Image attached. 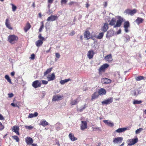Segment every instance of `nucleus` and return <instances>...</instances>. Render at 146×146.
Returning <instances> with one entry per match:
<instances>
[{"label":"nucleus","instance_id":"nucleus-62","mask_svg":"<svg viewBox=\"0 0 146 146\" xmlns=\"http://www.w3.org/2000/svg\"><path fill=\"white\" fill-rule=\"evenodd\" d=\"M107 5L108 3L107 2H105L104 4V7H106L107 6Z\"/></svg>","mask_w":146,"mask_h":146},{"label":"nucleus","instance_id":"nucleus-20","mask_svg":"<svg viewBox=\"0 0 146 146\" xmlns=\"http://www.w3.org/2000/svg\"><path fill=\"white\" fill-rule=\"evenodd\" d=\"M55 76L54 73H52L51 75H49L47 77L48 81H52L54 80L55 78Z\"/></svg>","mask_w":146,"mask_h":146},{"label":"nucleus","instance_id":"nucleus-56","mask_svg":"<svg viewBox=\"0 0 146 146\" xmlns=\"http://www.w3.org/2000/svg\"><path fill=\"white\" fill-rule=\"evenodd\" d=\"M132 94H133L134 96H136L137 95L136 91L135 90L132 91Z\"/></svg>","mask_w":146,"mask_h":146},{"label":"nucleus","instance_id":"nucleus-44","mask_svg":"<svg viewBox=\"0 0 146 146\" xmlns=\"http://www.w3.org/2000/svg\"><path fill=\"white\" fill-rule=\"evenodd\" d=\"M11 5L12 6V9L13 11L14 12L15 11L17 8V7L14 5L12 3L11 4Z\"/></svg>","mask_w":146,"mask_h":146},{"label":"nucleus","instance_id":"nucleus-60","mask_svg":"<svg viewBox=\"0 0 146 146\" xmlns=\"http://www.w3.org/2000/svg\"><path fill=\"white\" fill-rule=\"evenodd\" d=\"M51 4L52 3H48V8L49 9L48 11H49V12L50 11V6H51Z\"/></svg>","mask_w":146,"mask_h":146},{"label":"nucleus","instance_id":"nucleus-52","mask_svg":"<svg viewBox=\"0 0 146 146\" xmlns=\"http://www.w3.org/2000/svg\"><path fill=\"white\" fill-rule=\"evenodd\" d=\"M55 56L58 58H59L60 57V55L58 53H55Z\"/></svg>","mask_w":146,"mask_h":146},{"label":"nucleus","instance_id":"nucleus-48","mask_svg":"<svg viewBox=\"0 0 146 146\" xmlns=\"http://www.w3.org/2000/svg\"><path fill=\"white\" fill-rule=\"evenodd\" d=\"M68 1L67 0H61V5L64 4H66L67 2Z\"/></svg>","mask_w":146,"mask_h":146},{"label":"nucleus","instance_id":"nucleus-27","mask_svg":"<svg viewBox=\"0 0 146 146\" xmlns=\"http://www.w3.org/2000/svg\"><path fill=\"white\" fill-rule=\"evenodd\" d=\"M39 124L40 125H42L44 127L48 125V123L45 120L43 119L41 121Z\"/></svg>","mask_w":146,"mask_h":146},{"label":"nucleus","instance_id":"nucleus-21","mask_svg":"<svg viewBox=\"0 0 146 146\" xmlns=\"http://www.w3.org/2000/svg\"><path fill=\"white\" fill-rule=\"evenodd\" d=\"M62 96L59 95H56L54 96L52 99V101H59L62 98Z\"/></svg>","mask_w":146,"mask_h":146},{"label":"nucleus","instance_id":"nucleus-26","mask_svg":"<svg viewBox=\"0 0 146 146\" xmlns=\"http://www.w3.org/2000/svg\"><path fill=\"white\" fill-rule=\"evenodd\" d=\"M98 94L100 95H104L106 93V91L104 88H101L98 91Z\"/></svg>","mask_w":146,"mask_h":146},{"label":"nucleus","instance_id":"nucleus-4","mask_svg":"<svg viewBox=\"0 0 146 146\" xmlns=\"http://www.w3.org/2000/svg\"><path fill=\"white\" fill-rule=\"evenodd\" d=\"M138 141V139L137 138L135 139H129L127 141L128 145L131 146L133 145L136 143Z\"/></svg>","mask_w":146,"mask_h":146},{"label":"nucleus","instance_id":"nucleus-25","mask_svg":"<svg viewBox=\"0 0 146 146\" xmlns=\"http://www.w3.org/2000/svg\"><path fill=\"white\" fill-rule=\"evenodd\" d=\"M143 20V19L140 17H138L135 21V22L137 25H139L140 24L142 23Z\"/></svg>","mask_w":146,"mask_h":146},{"label":"nucleus","instance_id":"nucleus-32","mask_svg":"<svg viewBox=\"0 0 146 146\" xmlns=\"http://www.w3.org/2000/svg\"><path fill=\"white\" fill-rule=\"evenodd\" d=\"M56 127V129L57 130H59L62 128V125L60 123H57L55 125Z\"/></svg>","mask_w":146,"mask_h":146},{"label":"nucleus","instance_id":"nucleus-19","mask_svg":"<svg viewBox=\"0 0 146 146\" xmlns=\"http://www.w3.org/2000/svg\"><path fill=\"white\" fill-rule=\"evenodd\" d=\"M25 141L28 145H32L33 142L32 139L30 137H27L25 139Z\"/></svg>","mask_w":146,"mask_h":146},{"label":"nucleus","instance_id":"nucleus-58","mask_svg":"<svg viewBox=\"0 0 146 146\" xmlns=\"http://www.w3.org/2000/svg\"><path fill=\"white\" fill-rule=\"evenodd\" d=\"M5 119L4 117L1 115V114H0V120H4Z\"/></svg>","mask_w":146,"mask_h":146},{"label":"nucleus","instance_id":"nucleus-8","mask_svg":"<svg viewBox=\"0 0 146 146\" xmlns=\"http://www.w3.org/2000/svg\"><path fill=\"white\" fill-rule=\"evenodd\" d=\"M130 25L129 21H125L124 23V31L126 33H127L129 32L128 28L130 27Z\"/></svg>","mask_w":146,"mask_h":146},{"label":"nucleus","instance_id":"nucleus-18","mask_svg":"<svg viewBox=\"0 0 146 146\" xmlns=\"http://www.w3.org/2000/svg\"><path fill=\"white\" fill-rule=\"evenodd\" d=\"M80 100V98H78L76 100H72L70 104L72 105H75L77 104Z\"/></svg>","mask_w":146,"mask_h":146},{"label":"nucleus","instance_id":"nucleus-16","mask_svg":"<svg viewBox=\"0 0 146 146\" xmlns=\"http://www.w3.org/2000/svg\"><path fill=\"white\" fill-rule=\"evenodd\" d=\"M84 37L86 38L87 40L89 39L91 37L90 32L88 31H86L84 33Z\"/></svg>","mask_w":146,"mask_h":146},{"label":"nucleus","instance_id":"nucleus-57","mask_svg":"<svg viewBox=\"0 0 146 146\" xmlns=\"http://www.w3.org/2000/svg\"><path fill=\"white\" fill-rule=\"evenodd\" d=\"M11 105L14 107H18V106L17 105H15L13 103H11Z\"/></svg>","mask_w":146,"mask_h":146},{"label":"nucleus","instance_id":"nucleus-53","mask_svg":"<svg viewBox=\"0 0 146 146\" xmlns=\"http://www.w3.org/2000/svg\"><path fill=\"white\" fill-rule=\"evenodd\" d=\"M35 54H32L31 55L30 58L32 60H33L35 59Z\"/></svg>","mask_w":146,"mask_h":146},{"label":"nucleus","instance_id":"nucleus-41","mask_svg":"<svg viewBox=\"0 0 146 146\" xmlns=\"http://www.w3.org/2000/svg\"><path fill=\"white\" fill-rule=\"evenodd\" d=\"M136 80L137 81H139L143 80V77L142 76H139L135 78Z\"/></svg>","mask_w":146,"mask_h":146},{"label":"nucleus","instance_id":"nucleus-51","mask_svg":"<svg viewBox=\"0 0 146 146\" xmlns=\"http://www.w3.org/2000/svg\"><path fill=\"white\" fill-rule=\"evenodd\" d=\"M42 83L44 84H46L48 83V81H47L46 80H42Z\"/></svg>","mask_w":146,"mask_h":146},{"label":"nucleus","instance_id":"nucleus-63","mask_svg":"<svg viewBox=\"0 0 146 146\" xmlns=\"http://www.w3.org/2000/svg\"><path fill=\"white\" fill-rule=\"evenodd\" d=\"M121 30L120 29H119L117 32V34H119L120 33H121Z\"/></svg>","mask_w":146,"mask_h":146},{"label":"nucleus","instance_id":"nucleus-49","mask_svg":"<svg viewBox=\"0 0 146 146\" xmlns=\"http://www.w3.org/2000/svg\"><path fill=\"white\" fill-rule=\"evenodd\" d=\"M41 25L40 27V28L39 29V31L40 32H41L42 31V29L44 27V25H43V22H41Z\"/></svg>","mask_w":146,"mask_h":146},{"label":"nucleus","instance_id":"nucleus-33","mask_svg":"<svg viewBox=\"0 0 146 146\" xmlns=\"http://www.w3.org/2000/svg\"><path fill=\"white\" fill-rule=\"evenodd\" d=\"M38 113L37 112H35L34 114L31 113L28 116V118H31L34 117H36L37 116Z\"/></svg>","mask_w":146,"mask_h":146},{"label":"nucleus","instance_id":"nucleus-15","mask_svg":"<svg viewBox=\"0 0 146 146\" xmlns=\"http://www.w3.org/2000/svg\"><path fill=\"white\" fill-rule=\"evenodd\" d=\"M101 82L103 84H108L111 82V80L107 78H102Z\"/></svg>","mask_w":146,"mask_h":146},{"label":"nucleus","instance_id":"nucleus-31","mask_svg":"<svg viewBox=\"0 0 146 146\" xmlns=\"http://www.w3.org/2000/svg\"><path fill=\"white\" fill-rule=\"evenodd\" d=\"M31 26L29 23H27L24 28V29L25 32L27 31L31 28Z\"/></svg>","mask_w":146,"mask_h":146},{"label":"nucleus","instance_id":"nucleus-34","mask_svg":"<svg viewBox=\"0 0 146 146\" xmlns=\"http://www.w3.org/2000/svg\"><path fill=\"white\" fill-rule=\"evenodd\" d=\"M104 33L103 32L100 33L96 37L97 38L100 39L102 38L104 36Z\"/></svg>","mask_w":146,"mask_h":146},{"label":"nucleus","instance_id":"nucleus-55","mask_svg":"<svg viewBox=\"0 0 146 146\" xmlns=\"http://www.w3.org/2000/svg\"><path fill=\"white\" fill-rule=\"evenodd\" d=\"M8 95L9 96V97L11 98L13 96V94L12 93L8 94Z\"/></svg>","mask_w":146,"mask_h":146},{"label":"nucleus","instance_id":"nucleus-14","mask_svg":"<svg viewBox=\"0 0 146 146\" xmlns=\"http://www.w3.org/2000/svg\"><path fill=\"white\" fill-rule=\"evenodd\" d=\"M94 53L92 50H91L88 51L87 54V56L89 59L92 58L93 57Z\"/></svg>","mask_w":146,"mask_h":146},{"label":"nucleus","instance_id":"nucleus-6","mask_svg":"<svg viewBox=\"0 0 146 146\" xmlns=\"http://www.w3.org/2000/svg\"><path fill=\"white\" fill-rule=\"evenodd\" d=\"M123 140V138L122 137H117L113 139V142L115 144L120 143Z\"/></svg>","mask_w":146,"mask_h":146},{"label":"nucleus","instance_id":"nucleus-7","mask_svg":"<svg viewBox=\"0 0 146 146\" xmlns=\"http://www.w3.org/2000/svg\"><path fill=\"white\" fill-rule=\"evenodd\" d=\"M113 101V98H109L104 100L102 102V104L108 105L111 103Z\"/></svg>","mask_w":146,"mask_h":146},{"label":"nucleus","instance_id":"nucleus-43","mask_svg":"<svg viewBox=\"0 0 146 146\" xmlns=\"http://www.w3.org/2000/svg\"><path fill=\"white\" fill-rule=\"evenodd\" d=\"M12 138L16 140L17 142H19V137L17 136L14 135L12 136Z\"/></svg>","mask_w":146,"mask_h":146},{"label":"nucleus","instance_id":"nucleus-22","mask_svg":"<svg viewBox=\"0 0 146 146\" xmlns=\"http://www.w3.org/2000/svg\"><path fill=\"white\" fill-rule=\"evenodd\" d=\"M5 24L6 27L9 29L11 30L13 29V28L11 27L10 25L9 20L8 19H6L5 20Z\"/></svg>","mask_w":146,"mask_h":146},{"label":"nucleus","instance_id":"nucleus-46","mask_svg":"<svg viewBox=\"0 0 146 146\" xmlns=\"http://www.w3.org/2000/svg\"><path fill=\"white\" fill-rule=\"evenodd\" d=\"M87 106V105L86 104H85L84 106H82L81 107V109H80V111H82L83 110L85 109Z\"/></svg>","mask_w":146,"mask_h":146},{"label":"nucleus","instance_id":"nucleus-38","mask_svg":"<svg viewBox=\"0 0 146 146\" xmlns=\"http://www.w3.org/2000/svg\"><path fill=\"white\" fill-rule=\"evenodd\" d=\"M137 12V10L136 9H134L133 10H131L130 15L133 16Z\"/></svg>","mask_w":146,"mask_h":146},{"label":"nucleus","instance_id":"nucleus-35","mask_svg":"<svg viewBox=\"0 0 146 146\" xmlns=\"http://www.w3.org/2000/svg\"><path fill=\"white\" fill-rule=\"evenodd\" d=\"M5 78L7 80V81L10 84H12L11 79H10L9 76L8 75H6L5 76Z\"/></svg>","mask_w":146,"mask_h":146},{"label":"nucleus","instance_id":"nucleus-30","mask_svg":"<svg viewBox=\"0 0 146 146\" xmlns=\"http://www.w3.org/2000/svg\"><path fill=\"white\" fill-rule=\"evenodd\" d=\"M71 80L70 78L65 79L63 80H61L60 82V83L62 85H64L65 83L70 81Z\"/></svg>","mask_w":146,"mask_h":146},{"label":"nucleus","instance_id":"nucleus-1","mask_svg":"<svg viewBox=\"0 0 146 146\" xmlns=\"http://www.w3.org/2000/svg\"><path fill=\"white\" fill-rule=\"evenodd\" d=\"M123 19L121 16H119L118 19L116 22V24H115L116 22V19L114 18H113L110 21L109 25L111 26H114V28L119 27L121 25L122 22L123 21Z\"/></svg>","mask_w":146,"mask_h":146},{"label":"nucleus","instance_id":"nucleus-50","mask_svg":"<svg viewBox=\"0 0 146 146\" xmlns=\"http://www.w3.org/2000/svg\"><path fill=\"white\" fill-rule=\"evenodd\" d=\"M25 127L27 129H28L29 130H31V129H32L33 128V126H25Z\"/></svg>","mask_w":146,"mask_h":146},{"label":"nucleus","instance_id":"nucleus-28","mask_svg":"<svg viewBox=\"0 0 146 146\" xmlns=\"http://www.w3.org/2000/svg\"><path fill=\"white\" fill-rule=\"evenodd\" d=\"M69 137L70 140L72 141H74L77 140V138L75 137L74 135L72 134V133H70L69 134Z\"/></svg>","mask_w":146,"mask_h":146},{"label":"nucleus","instance_id":"nucleus-59","mask_svg":"<svg viewBox=\"0 0 146 146\" xmlns=\"http://www.w3.org/2000/svg\"><path fill=\"white\" fill-rule=\"evenodd\" d=\"M76 3L74 1H71L69 3V5H73V4Z\"/></svg>","mask_w":146,"mask_h":146},{"label":"nucleus","instance_id":"nucleus-64","mask_svg":"<svg viewBox=\"0 0 146 146\" xmlns=\"http://www.w3.org/2000/svg\"><path fill=\"white\" fill-rule=\"evenodd\" d=\"M90 6V5L88 4V3H87L86 5V7L87 8H88Z\"/></svg>","mask_w":146,"mask_h":146},{"label":"nucleus","instance_id":"nucleus-54","mask_svg":"<svg viewBox=\"0 0 146 146\" xmlns=\"http://www.w3.org/2000/svg\"><path fill=\"white\" fill-rule=\"evenodd\" d=\"M75 34V33L74 31H72L71 33H69V35L71 36H72L74 35Z\"/></svg>","mask_w":146,"mask_h":146},{"label":"nucleus","instance_id":"nucleus-45","mask_svg":"<svg viewBox=\"0 0 146 146\" xmlns=\"http://www.w3.org/2000/svg\"><path fill=\"white\" fill-rule=\"evenodd\" d=\"M93 129V131H102L101 129L99 127H92V128Z\"/></svg>","mask_w":146,"mask_h":146},{"label":"nucleus","instance_id":"nucleus-3","mask_svg":"<svg viewBox=\"0 0 146 146\" xmlns=\"http://www.w3.org/2000/svg\"><path fill=\"white\" fill-rule=\"evenodd\" d=\"M38 38L39 39L35 42V44L36 46L38 47H39L42 46L43 43V41L44 39V37L41 36V34H39Z\"/></svg>","mask_w":146,"mask_h":146},{"label":"nucleus","instance_id":"nucleus-29","mask_svg":"<svg viewBox=\"0 0 146 146\" xmlns=\"http://www.w3.org/2000/svg\"><path fill=\"white\" fill-rule=\"evenodd\" d=\"M114 33V31H108L107 33L106 37H111L113 35Z\"/></svg>","mask_w":146,"mask_h":146},{"label":"nucleus","instance_id":"nucleus-2","mask_svg":"<svg viewBox=\"0 0 146 146\" xmlns=\"http://www.w3.org/2000/svg\"><path fill=\"white\" fill-rule=\"evenodd\" d=\"M18 39L17 36L14 35H11L8 37V41L11 44L15 43Z\"/></svg>","mask_w":146,"mask_h":146},{"label":"nucleus","instance_id":"nucleus-61","mask_svg":"<svg viewBox=\"0 0 146 146\" xmlns=\"http://www.w3.org/2000/svg\"><path fill=\"white\" fill-rule=\"evenodd\" d=\"M54 0H48V3H52Z\"/></svg>","mask_w":146,"mask_h":146},{"label":"nucleus","instance_id":"nucleus-11","mask_svg":"<svg viewBox=\"0 0 146 146\" xmlns=\"http://www.w3.org/2000/svg\"><path fill=\"white\" fill-rule=\"evenodd\" d=\"M109 65L107 64H104L102 65L101 66L99 69V71L100 72H104V71L107 68Z\"/></svg>","mask_w":146,"mask_h":146},{"label":"nucleus","instance_id":"nucleus-39","mask_svg":"<svg viewBox=\"0 0 146 146\" xmlns=\"http://www.w3.org/2000/svg\"><path fill=\"white\" fill-rule=\"evenodd\" d=\"M142 102V101L141 100H134L133 101V104H141Z\"/></svg>","mask_w":146,"mask_h":146},{"label":"nucleus","instance_id":"nucleus-24","mask_svg":"<svg viewBox=\"0 0 146 146\" xmlns=\"http://www.w3.org/2000/svg\"><path fill=\"white\" fill-rule=\"evenodd\" d=\"M103 121L106 124L112 127L113 126V123L111 122L108 120H103Z\"/></svg>","mask_w":146,"mask_h":146},{"label":"nucleus","instance_id":"nucleus-13","mask_svg":"<svg viewBox=\"0 0 146 146\" xmlns=\"http://www.w3.org/2000/svg\"><path fill=\"white\" fill-rule=\"evenodd\" d=\"M19 127L15 125L13 126L12 127V131L15 132L18 135H20L19 133Z\"/></svg>","mask_w":146,"mask_h":146},{"label":"nucleus","instance_id":"nucleus-23","mask_svg":"<svg viewBox=\"0 0 146 146\" xmlns=\"http://www.w3.org/2000/svg\"><path fill=\"white\" fill-rule=\"evenodd\" d=\"M108 28V24L106 23L104 24V26L102 28V30L104 32H106Z\"/></svg>","mask_w":146,"mask_h":146},{"label":"nucleus","instance_id":"nucleus-42","mask_svg":"<svg viewBox=\"0 0 146 146\" xmlns=\"http://www.w3.org/2000/svg\"><path fill=\"white\" fill-rule=\"evenodd\" d=\"M143 129L142 128H140L136 130L135 131V133L138 134L140 133L143 130Z\"/></svg>","mask_w":146,"mask_h":146},{"label":"nucleus","instance_id":"nucleus-9","mask_svg":"<svg viewBox=\"0 0 146 146\" xmlns=\"http://www.w3.org/2000/svg\"><path fill=\"white\" fill-rule=\"evenodd\" d=\"M58 18L57 15H51L48 17L47 19V21H53L56 20Z\"/></svg>","mask_w":146,"mask_h":146},{"label":"nucleus","instance_id":"nucleus-40","mask_svg":"<svg viewBox=\"0 0 146 146\" xmlns=\"http://www.w3.org/2000/svg\"><path fill=\"white\" fill-rule=\"evenodd\" d=\"M131 9H127L125 10L124 12V13L125 15H129L130 14Z\"/></svg>","mask_w":146,"mask_h":146},{"label":"nucleus","instance_id":"nucleus-36","mask_svg":"<svg viewBox=\"0 0 146 146\" xmlns=\"http://www.w3.org/2000/svg\"><path fill=\"white\" fill-rule=\"evenodd\" d=\"M98 93L96 92L94 93L92 96V99H94L98 98Z\"/></svg>","mask_w":146,"mask_h":146},{"label":"nucleus","instance_id":"nucleus-37","mask_svg":"<svg viewBox=\"0 0 146 146\" xmlns=\"http://www.w3.org/2000/svg\"><path fill=\"white\" fill-rule=\"evenodd\" d=\"M52 69V68H50L48 69L46 71L44 72V75L45 76L46 75L50 73L51 72Z\"/></svg>","mask_w":146,"mask_h":146},{"label":"nucleus","instance_id":"nucleus-47","mask_svg":"<svg viewBox=\"0 0 146 146\" xmlns=\"http://www.w3.org/2000/svg\"><path fill=\"white\" fill-rule=\"evenodd\" d=\"M125 37L126 38V42H128L129 40L130 39V37L129 36L127 35H125Z\"/></svg>","mask_w":146,"mask_h":146},{"label":"nucleus","instance_id":"nucleus-10","mask_svg":"<svg viewBox=\"0 0 146 146\" xmlns=\"http://www.w3.org/2000/svg\"><path fill=\"white\" fill-rule=\"evenodd\" d=\"M33 86L35 88L40 87L41 86V83L39 80H36L33 82Z\"/></svg>","mask_w":146,"mask_h":146},{"label":"nucleus","instance_id":"nucleus-17","mask_svg":"<svg viewBox=\"0 0 146 146\" xmlns=\"http://www.w3.org/2000/svg\"><path fill=\"white\" fill-rule=\"evenodd\" d=\"M105 59L109 62H110L113 60L111 55L109 54L106 55L105 58Z\"/></svg>","mask_w":146,"mask_h":146},{"label":"nucleus","instance_id":"nucleus-5","mask_svg":"<svg viewBox=\"0 0 146 146\" xmlns=\"http://www.w3.org/2000/svg\"><path fill=\"white\" fill-rule=\"evenodd\" d=\"M87 127V124L86 121H82L80 125V129L81 130H84Z\"/></svg>","mask_w":146,"mask_h":146},{"label":"nucleus","instance_id":"nucleus-12","mask_svg":"<svg viewBox=\"0 0 146 146\" xmlns=\"http://www.w3.org/2000/svg\"><path fill=\"white\" fill-rule=\"evenodd\" d=\"M129 129V127L120 128L115 130V132L118 133H122L125 131Z\"/></svg>","mask_w":146,"mask_h":146}]
</instances>
